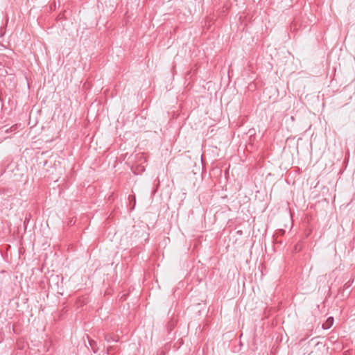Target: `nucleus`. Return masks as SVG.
I'll return each mask as SVG.
<instances>
[{
	"label": "nucleus",
	"mask_w": 355,
	"mask_h": 355,
	"mask_svg": "<svg viewBox=\"0 0 355 355\" xmlns=\"http://www.w3.org/2000/svg\"><path fill=\"white\" fill-rule=\"evenodd\" d=\"M354 280H352V281H348L347 282H346L344 285V288L345 289H347L353 283Z\"/></svg>",
	"instance_id": "3"
},
{
	"label": "nucleus",
	"mask_w": 355,
	"mask_h": 355,
	"mask_svg": "<svg viewBox=\"0 0 355 355\" xmlns=\"http://www.w3.org/2000/svg\"><path fill=\"white\" fill-rule=\"evenodd\" d=\"M278 233L279 234V235L282 236V235H284V233H285V230H282V229H281V230H278Z\"/></svg>",
	"instance_id": "4"
},
{
	"label": "nucleus",
	"mask_w": 355,
	"mask_h": 355,
	"mask_svg": "<svg viewBox=\"0 0 355 355\" xmlns=\"http://www.w3.org/2000/svg\"><path fill=\"white\" fill-rule=\"evenodd\" d=\"M105 339L107 341V342H110V340H113V341H116L117 342L118 340H114L112 338V336L110 334H107L105 336Z\"/></svg>",
	"instance_id": "2"
},
{
	"label": "nucleus",
	"mask_w": 355,
	"mask_h": 355,
	"mask_svg": "<svg viewBox=\"0 0 355 355\" xmlns=\"http://www.w3.org/2000/svg\"><path fill=\"white\" fill-rule=\"evenodd\" d=\"M333 323H334V318L332 317H329L327 320L326 322L322 324V328L324 329H328L333 325Z\"/></svg>",
	"instance_id": "1"
}]
</instances>
